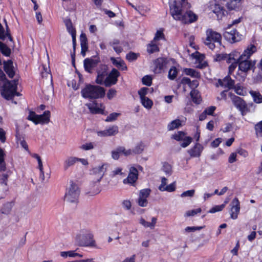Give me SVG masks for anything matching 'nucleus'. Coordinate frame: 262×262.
Returning a JSON list of instances; mask_svg holds the SVG:
<instances>
[{
  "label": "nucleus",
  "mask_w": 262,
  "mask_h": 262,
  "mask_svg": "<svg viewBox=\"0 0 262 262\" xmlns=\"http://www.w3.org/2000/svg\"><path fill=\"white\" fill-rule=\"evenodd\" d=\"M257 138H262V120L257 122L254 127Z\"/></svg>",
  "instance_id": "nucleus-41"
},
{
  "label": "nucleus",
  "mask_w": 262,
  "mask_h": 262,
  "mask_svg": "<svg viewBox=\"0 0 262 262\" xmlns=\"http://www.w3.org/2000/svg\"><path fill=\"white\" fill-rule=\"evenodd\" d=\"M18 79L12 80H7L3 86L1 94L6 100L12 99L15 96H19V93L17 92Z\"/></svg>",
  "instance_id": "nucleus-4"
},
{
  "label": "nucleus",
  "mask_w": 262,
  "mask_h": 262,
  "mask_svg": "<svg viewBox=\"0 0 262 262\" xmlns=\"http://www.w3.org/2000/svg\"><path fill=\"white\" fill-rule=\"evenodd\" d=\"M63 22L68 32L71 35V36H73L76 35V30L73 25L71 19L70 18H66L64 19Z\"/></svg>",
  "instance_id": "nucleus-25"
},
{
  "label": "nucleus",
  "mask_w": 262,
  "mask_h": 262,
  "mask_svg": "<svg viewBox=\"0 0 262 262\" xmlns=\"http://www.w3.org/2000/svg\"><path fill=\"white\" fill-rule=\"evenodd\" d=\"M80 191V189L77 185L71 181L70 187L64 195V200L70 203H77Z\"/></svg>",
  "instance_id": "nucleus-6"
},
{
  "label": "nucleus",
  "mask_w": 262,
  "mask_h": 262,
  "mask_svg": "<svg viewBox=\"0 0 262 262\" xmlns=\"http://www.w3.org/2000/svg\"><path fill=\"white\" fill-rule=\"evenodd\" d=\"M185 74L190 76L192 78H200L201 77L200 73L195 70L191 68H185L183 70Z\"/></svg>",
  "instance_id": "nucleus-30"
},
{
  "label": "nucleus",
  "mask_w": 262,
  "mask_h": 262,
  "mask_svg": "<svg viewBox=\"0 0 262 262\" xmlns=\"http://www.w3.org/2000/svg\"><path fill=\"white\" fill-rule=\"evenodd\" d=\"M111 62L116 67L122 71H126L127 67L124 61L120 58H116L115 57H111L110 59Z\"/></svg>",
  "instance_id": "nucleus-24"
},
{
  "label": "nucleus",
  "mask_w": 262,
  "mask_h": 262,
  "mask_svg": "<svg viewBox=\"0 0 262 262\" xmlns=\"http://www.w3.org/2000/svg\"><path fill=\"white\" fill-rule=\"evenodd\" d=\"M142 82L144 85L149 86L152 84V77L150 75L144 76L142 79Z\"/></svg>",
  "instance_id": "nucleus-52"
},
{
  "label": "nucleus",
  "mask_w": 262,
  "mask_h": 262,
  "mask_svg": "<svg viewBox=\"0 0 262 262\" xmlns=\"http://www.w3.org/2000/svg\"><path fill=\"white\" fill-rule=\"evenodd\" d=\"M51 113L49 111H45L41 115H38L36 124H48L50 122Z\"/></svg>",
  "instance_id": "nucleus-23"
},
{
  "label": "nucleus",
  "mask_w": 262,
  "mask_h": 262,
  "mask_svg": "<svg viewBox=\"0 0 262 262\" xmlns=\"http://www.w3.org/2000/svg\"><path fill=\"white\" fill-rule=\"evenodd\" d=\"M203 228L202 226H198V227H187L185 229V231L186 232H194L196 230H200Z\"/></svg>",
  "instance_id": "nucleus-63"
},
{
  "label": "nucleus",
  "mask_w": 262,
  "mask_h": 262,
  "mask_svg": "<svg viewBox=\"0 0 262 262\" xmlns=\"http://www.w3.org/2000/svg\"><path fill=\"white\" fill-rule=\"evenodd\" d=\"M32 157L36 159L37 160L38 163V168L40 171V174L43 177L42 179H44V172L43 169V165L40 157L37 154H32L31 155Z\"/></svg>",
  "instance_id": "nucleus-36"
},
{
  "label": "nucleus",
  "mask_w": 262,
  "mask_h": 262,
  "mask_svg": "<svg viewBox=\"0 0 262 262\" xmlns=\"http://www.w3.org/2000/svg\"><path fill=\"white\" fill-rule=\"evenodd\" d=\"M82 97L85 99H102L105 95V90L103 87L97 85L87 84L81 91Z\"/></svg>",
  "instance_id": "nucleus-3"
},
{
  "label": "nucleus",
  "mask_w": 262,
  "mask_h": 262,
  "mask_svg": "<svg viewBox=\"0 0 262 262\" xmlns=\"http://www.w3.org/2000/svg\"><path fill=\"white\" fill-rule=\"evenodd\" d=\"M98 103L96 101H94L92 103H90L86 104L91 113L93 114L105 115L104 107L102 108L97 106Z\"/></svg>",
  "instance_id": "nucleus-21"
},
{
  "label": "nucleus",
  "mask_w": 262,
  "mask_h": 262,
  "mask_svg": "<svg viewBox=\"0 0 262 262\" xmlns=\"http://www.w3.org/2000/svg\"><path fill=\"white\" fill-rule=\"evenodd\" d=\"M178 70L175 66H172L168 71V78L174 80L177 76Z\"/></svg>",
  "instance_id": "nucleus-42"
},
{
  "label": "nucleus",
  "mask_w": 262,
  "mask_h": 262,
  "mask_svg": "<svg viewBox=\"0 0 262 262\" xmlns=\"http://www.w3.org/2000/svg\"><path fill=\"white\" fill-rule=\"evenodd\" d=\"M37 116L38 115H37L34 112L30 111L29 113V115L27 117V119L28 120L31 121L35 124H36Z\"/></svg>",
  "instance_id": "nucleus-51"
},
{
  "label": "nucleus",
  "mask_w": 262,
  "mask_h": 262,
  "mask_svg": "<svg viewBox=\"0 0 262 262\" xmlns=\"http://www.w3.org/2000/svg\"><path fill=\"white\" fill-rule=\"evenodd\" d=\"M201 211H202V209L201 208H198L195 209L189 210L186 212V216H193L199 213H200Z\"/></svg>",
  "instance_id": "nucleus-60"
},
{
  "label": "nucleus",
  "mask_w": 262,
  "mask_h": 262,
  "mask_svg": "<svg viewBox=\"0 0 262 262\" xmlns=\"http://www.w3.org/2000/svg\"><path fill=\"white\" fill-rule=\"evenodd\" d=\"M157 219L155 217H153L151 219V222H148L146 221L143 218H141L139 223L143 225L144 227H149L151 229H154L156 223Z\"/></svg>",
  "instance_id": "nucleus-29"
},
{
  "label": "nucleus",
  "mask_w": 262,
  "mask_h": 262,
  "mask_svg": "<svg viewBox=\"0 0 262 262\" xmlns=\"http://www.w3.org/2000/svg\"><path fill=\"white\" fill-rule=\"evenodd\" d=\"M231 208L230 217L233 220H235L238 217V214L240 211V203L237 198H235L231 202Z\"/></svg>",
  "instance_id": "nucleus-18"
},
{
  "label": "nucleus",
  "mask_w": 262,
  "mask_h": 262,
  "mask_svg": "<svg viewBox=\"0 0 262 262\" xmlns=\"http://www.w3.org/2000/svg\"><path fill=\"white\" fill-rule=\"evenodd\" d=\"M243 19L242 16L239 17L238 18L232 21L231 24H228L226 28V30L230 29L233 26L240 23Z\"/></svg>",
  "instance_id": "nucleus-64"
},
{
  "label": "nucleus",
  "mask_w": 262,
  "mask_h": 262,
  "mask_svg": "<svg viewBox=\"0 0 262 262\" xmlns=\"http://www.w3.org/2000/svg\"><path fill=\"white\" fill-rule=\"evenodd\" d=\"M224 207H225L224 204L215 206L214 207H212V208H211L210 209V210L209 211V212L213 213L216 212L222 211L223 209V208H224Z\"/></svg>",
  "instance_id": "nucleus-59"
},
{
  "label": "nucleus",
  "mask_w": 262,
  "mask_h": 262,
  "mask_svg": "<svg viewBox=\"0 0 262 262\" xmlns=\"http://www.w3.org/2000/svg\"><path fill=\"white\" fill-rule=\"evenodd\" d=\"M190 95L192 101L197 104H199L202 101V99L199 95V92L196 90H192L190 93Z\"/></svg>",
  "instance_id": "nucleus-32"
},
{
  "label": "nucleus",
  "mask_w": 262,
  "mask_h": 262,
  "mask_svg": "<svg viewBox=\"0 0 262 262\" xmlns=\"http://www.w3.org/2000/svg\"><path fill=\"white\" fill-rule=\"evenodd\" d=\"M103 169V165L99 166L93 169V171L94 173L99 174V178L97 179V182L93 183V188H92L91 191H90V193H91L92 195L97 194L99 193L101 191V187L99 183L104 175Z\"/></svg>",
  "instance_id": "nucleus-10"
},
{
  "label": "nucleus",
  "mask_w": 262,
  "mask_h": 262,
  "mask_svg": "<svg viewBox=\"0 0 262 262\" xmlns=\"http://www.w3.org/2000/svg\"><path fill=\"white\" fill-rule=\"evenodd\" d=\"M210 10L215 14L218 20L222 19L227 14V11L224 7L217 4L210 5Z\"/></svg>",
  "instance_id": "nucleus-15"
},
{
  "label": "nucleus",
  "mask_w": 262,
  "mask_h": 262,
  "mask_svg": "<svg viewBox=\"0 0 262 262\" xmlns=\"http://www.w3.org/2000/svg\"><path fill=\"white\" fill-rule=\"evenodd\" d=\"M223 80L225 88H228L229 89H232L234 88V81L231 79L229 75L224 77Z\"/></svg>",
  "instance_id": "nucleus-35"
},
{
  "label": "nucleus",
  "mask_w": 262,
  "mask_h": 262,
  "mask_svg": "<svg viewBox=\"0 0 262 262\" xmlns=\"http://www.w3.org/2000/svg\"><path fill=\"white\" fill-rule=\"evenodd\" d=\"M227 7L229 10H237L241 7V0H231L227 4Z\"/></svg>",
  "instance_id": "nucleus-31"
},
{
  "label": "nucleus",
  "mask_w": 262,
  "mask_h": 262,
  "mask_svg": "<svg viewBox=\"0 0 262 262\" xmlns=\"http://www.w3.org/2000/svg\"><path fill=\"white\" fill-rule=\"evenodd\" d=\"M119 133L118 126L116 125L110 126L103 130L98 132L97 134L100 137L114 136Z\"/></svg>",
  "instance_id": "nucleus-17"
},
{
  "label": "nucleus",
  "mask_w": 262,
  "mask_h": 262,
  "mask_svg": "<svg viewBox=\"0 0 262 262\" xmlns=\"http://www.w3.org/2000/svg\"><path fill=\"white\" fill-rule=\"evenodd\" d=\"M149 89L146 87H143L138 91V95L140 98L146 97V95L148 94Z\"/></svg>",
  "instance_id": "nucleus-56"
},
{
  "label": "nucleus",
  "mask_w": 262,
  "mask_h": 262,
  "mask_svg": "<svg viewBox=\"0 0 262 262\" xmlns=\"http://www.w3.org/2000/svg\"><path fill=\"white\" fill-rule=\"evenodd\" d=\"M163 29H160V30H157L152 40H154V41H157L161 39H164L165 35L163 33Z\"/></svg>",
  "instance_id": "nucleus-45"
},
{
  "label": "nucleus",
  "mask_w": 262,
  "mask_h": 262,
  "mask_svg": "<svg viewBox=\"0 0 262 262\" xmlns=\"http://www.w3.org/2000/svg\"><path fill=\"white\" fill-rule=\"evenodd\" d=\"M76 35L72 36L73 52L71 53V55L72 61V62L73 64L75 63V50H76Z\"/></svg>",
  "instance_id": "nucleus-50"
},
{
  "label": "nucleus",
  "mask_w": 262,
  "mask_h": 262,
  "mask_svg": "<svg viewBox=\"0 0 262 262\" xmlns=\"http://www.w3.org/2000/svg\"><path fill=\"white\" fill-rule=\"evenodd\" d=\"M139 54H137L133 52H129L126 55V59L128 61L132 62L136 60Z\"/></svg>",
  "instance_id": "nucleus-48"
},
{
  "label": "nucleus",
  "mask_w": 262,
  "mask_h": 262,
  "mask_svg": "<svg viewBox=\"0 0 262 262\" xmlns=\"http://www.w3.org/2000/svg\"><path fill=\"white\" fill-rule=\"evenodd\" d=\"M120 75V72L115 68H113L104 81L105 85L110 87L116 84Z\"/></svg>",
  "instance_id": "nucleus-12"
},
{
  "label": "nucleus",
  "mask_w": 262,
  "mask_h": 262,
  "mask_svg": "<svg viewBox=\"0 0 262 262\" xmlns=\"http://www.w3.org/2000/svg\"><path fill=\"white\" fill-rule=\"evenodd\" d=\"M223 36L227 41L231 43L239 41L241 39L239 32L235 29H232L230 31L227 30L224 33Z\"/></svg>",
  "instance_id": "nucleus-13"
},
{
  "label": "nucleus",
  "mask_w": 262,
  "mask_h": 262,
  "mask_svg": "<svg viewBox=\"0 0 262 262\" xmlns=\"http://www.w3.org/2000/svg\"><path fill=\"white\" fill-rule=\"evenodd\" d=\"M117 91L114 89H110L106 94L107 98L109 100L112 99L116 95Z\"/></svg>",
  "instance_id": "nucleus-61"
},
{
  "label": "nucleus",
  "mask_w": 262,
  "mask_h": 262,
  "mask_svg": "<svg viewBox=\"0 0 262 262\" xmlns=\"http://www.w3.org/2000/svg\"><path fill=\"white\" fill-rule=\"evenodd\" d=\"M183 142L181 143V146L183 147H187L192 142V138L191 137H186L182 140Z\"/></svg>",
  "instance_id": "nucleus-55"
},
{
  "label": "nucleus",
  "mask_w": 262,
  "mask_h": 262,
  "mask_svg": "<svg viewBox=\"0 0 262 262\" xmlns=\"http://www.w3.org/2000/svg\"><path fill=\"white\" fill-rule=\"evenodd\" d=\"M141 100V103H142V105L146 108V109H150L152 105H153V102L152 101L148 98V97H144L142 98H140Z\"/></svg>",
  "instance_id": "nucleus-38"
},
{
  "label": "nucleus",
  "mask_w": 262,
  "mask_h": 262,
  "mask_svg": "<svg viewBox=\"0 0 262 262\" xmlns=\"http://www.w3.org/2000/svg\"><path fill=\"white\" fill-rule=\"evenodd\" d=\"M206 35L204 43L210 50H213L216 46L221 45L222 35L220 33L213 31L212 29H208L206 31Z\"/></svg>",
  "instance_id": "nucleus-5"
},
{
  "label": "nucleus",
  "mask_w": 262,
  "mask_h": 262,
  "mask_svg": "<svg viewBox=\"0 0 262 262\" xmlns=\"http://www.w3.org/2000/svg\"><path fill=\"white\" fill-rule=\"evenodd\" d=\"M247 51L246 56L238 62L237 75L241 76L243 81L245 80L248 72L251 70L254 71L256 68V61L250 59V57L257 51L256 47L254 45L250 44L247 47Z\"/></svg>",
  "instance_id": "nucleus-2"
},
{
  "label": "nucleus",
  "mask_w": 262,
  "mask_h": 262,
  "mask_svg": "<svg viewBox=\"0 0 262 262\" xmlns=\"http://www.w3.org/2000/svg\"><path fill=\"white\" fill-rule=\"evenodd\" d=\"M169 12L173 18L184 24L196 21L198 15L190 10L191 5L187 0H172L169 2Z\"/></svg>",
  "instance_id": "nucleus-1"
},
{
  "label": "nucleus",
  "mask_w": 262,
  "mask_h": 262,
  "mask_svg": "<svg viewBox=\"0 0 262 262\" xmlns=\"http://www.w3.org/2000/svg\"><path fill=\"white\" fill-rule=\"evenodd\" d=\"M100 62V58L97 56L85 58L83 61L85 71L89 73H92L93 69L96 68Z\"/></svg>",
  "instance_id": "nucleus-11"
},
{
  "label": "nucleus",
  "mask_w": 262,
  "mask_h": 262,
  "mask_svg": "<svg viewBox=\"0 0 262 262\" xmlns=\"http://www.w3.org/2000/svg\"><path fill=\"white\" fill-rule=\"evenodd\" d=\"M146 51L149 54H151L160 51V48L156 41L152 40L146 46Z\"/></svg>",
  "instance_id": "nucleus-26"
},
{
  "label": "nucleus",
  "mask_w": 262,
  "mask_h": 262,
  "mask_svg": "<svg viewBox=\"0 0 262 262\" xmlns=\"http://www.w3.org/2000/svg\"><path fill=\"white\" fill-rule=\"evenodd\" d=\"M176 189V185L174 183H172L170 184L169 185L166 186L164 189H162L163 191H166L168 192H173Z\"/></svg>",
  "instance_id": "nucleus-62"
},
{
  "label": "nucleus",
  "mask_w": 262,
  "mask_h": 262,
  "mask_svg": "<svg viewBox=\"0 0 262 262\" xmlns=\"http://www.w3.org/2000/svg\"><path fill=\"white\" fill-rule=\"evenodd\" d=\"M120 115L118 113H112L110 114L105 119V121L107 122H113L117 119V118Z\"/></svg>",
  "instance_id": "nucleus-46"
},
{
  "label": "nucleus",
  "mask_w": 262,
  "mask_h": 262,
  "mask_svg": "<svg viewBox=\"0 0 262 262\" xmlns=\"http://www.w3.org/2000/svg\"><path fill=\"white\" fill-rule=\"evenodd\" d=\"M76 239L80 246L96 247L94 235L91 233H88L83 235H77Z\"/></svg>",
  "instance_id": "nucleus-8"
},
{
  "label": "nucleus",
  "mask_w": 262,
  "mask_h": 262,
  "mask_svg": "<svg viewBox=\"0 0 262 262\" xmlns=\"http://www.w3.org/2000/svg\"><path fill=\"white\" fill-rule=\"evenodd\" d=\"M151 192V189L149 188H145L140 190L139 194V197L147 199Z\"/></svg>",
  "instance_id": "nucleus-47"
},
{
  "label": "nucleus",
  "mask_w": 262,
  "mask_h": 262,
  "mask_svg": "<svg viewBox=\"0 0 262 262\" xmlns=\"http://www.w3.org/2000/svg\"><path fill=\"white\" fill-rule=\"evenodd\" d=\"M162 169L167 174H171L172 170L171 165L167 162H164L163 164Z\"/></svg>",
  "instance_id": "nucleus-54"
},
{
  "label": "nucleus",
  "mask_w": 262,
  "mask_h": 262,
  "mask_svg": "<svg viewBox=\"0 0 262 262\" xmlns=\"http://www.w3.org/2000/svg\"><path fill=\"white\" fill-rule=\"evenodd\" d=\"M117 148L120 155H124L125 156H127L132 154V151L130 149L126 150L125 147L123 146H119Z\"/></svg>",
  "instance_id": "nucleus-53"
},
{
  "label": "nucleus",
  "mask_w": 262,
  "mask_h": 262,
  "mask_svg": "<svg viewBox=\"0 0 262 262\" xmlns=\"http://www.w3.org/2000/svg\"><path fill=\"white\" fill-rule=\"evenodd\" d=\"M137 203L138 205L141 207H146L148 204L147 199L139 197L138 199Z\"/></svg>",
  "instance_id": "nucleus-58"
},
{
  "label": "nucleus",
  "mask_w": 262,
  "mask_h": 262,
  "mask_svg": "<svg viewBox=\"0 0 262 262\" xmlns=\"http://www.w3.org/2000/svg\"><path fill=\"white\" fill-rule=\"evenodd\" d=\"M4 70L10 78H13L15 75L13 62L11 59L4 61Z\"/></svg>",
  "instance_id": "nucleus-19"
},
{
  "label": "nucleus",
  "mask_w": 262,
  "mask_h": 262,
  "mask_svg": "<svg viewBox=\"0 0 262 262\" xmlns=\"http://www.w3.org/2000/svg\"><path fill=\"white\" fill-rule=\"evenodd\" d=\"M12 207V202H7L3 205L1 209V212L3 214H8L11 212Z\"/></svg>",
  "instance_id": "nucleus-39"
},
{
  "label": "nucleus",
  "mask_w": 262,
  "mask_h": 262,
  "mask_svg": "<svg viewBox=\"0 0 262 262\" xmlns=\"http://www.w3.org/2000/svg\"><path fill=\"white\" fill-rule=\"evenodd\" d=\"M250 94L252 96L253 101L256 103H262V95L258 92L251 91Z\"/></svg>",
  "instance_id": "nucleus-40"
},
{
  "label": "nucleus",
  "mask_w": 262,
  "mask_h": 262,
  "mask_svg": "<svg viewBox=\"0 0 262 262\" xmlns=\"http://www.w3.org/2000/svg\"><path fill=\"white\" fill-rule=\"evenodd\" d=\"M228 95L234 105L241 112L243 116L249 112L246 102L242 98L235 95L231 92H229Z\"/></svg>",
  "instance_id": "nucleus-7"
},
{
  "label": "nucleus",
  "mask_w": 262,
  "mask_h": 262,
  "mask_svg": "<svg viewBox=\"0 0 262 262\" xmlns=\"http://www.w3.org/2000/svg\"><path fill=\"white\" fill-rule=\"evenodd\" d=\"M102 67H103L102 69L103 70V71H97V76L96 79V83L98 84H101L103 83V82L104 81V78L105 76L107 75L106 73V70H107V67L105 65H102Z\"/></svg>",
  "instance_id": "nucleus-27"
},
{
  "label": "nucleus",
  "mask_w": 262,
  "mask_h": 262,
  "mask_svg": "<svg viewBox=\"0 0 262 262\" xmlns=\"http://www.w3.org/2000/svg\"><path fill=\"white\" fill-rule=\"evenodd\" d=\"M0 51L2 54L6 56L9 57L11 55V49L8 47L5 43L0 41Z\"/></svg>",
  "instance_id": "nucleus-33"
},
{
  "label": "nucleus",
  "mask_w": 262,
  "mask_h": 262,
  "mask_svg": "<svg viewBox=\"0 0 262 262\" xmlns=\"http://www.w3.org/2000/svg\"><path fill=\"white\" fill-rule=\"evenodd\" d=\"M247 48L241 54V52L237 50L232 51L230 53L228 54V63H230L232 62H239L244 57L246 56V54L247 53Z\"/></svg>",
  "instance_id": "nucleus-14"
},
{
  "label": "nucleus",
  "mask_w": 262,
  "mask_h": 262,
  "mask_svg": "<svg viewBox=\"0 0 262 262\" xmlns=\"http://www.w3.org/2000/svg\"><path fill=\"white\" fill-rule=\"evenodd\" d=\"M228 54L227 53L217 54L215 56L214 60L217 62L226 61V62L228 63Z\"/></svg>",
  "instance_id": "nucleus-44"
},
{
  "label": "nucleus",
  "mask_w": 262,
  "mask_h": 262,
  "mask_svg": "<svg viewBox=\"0 0 262 262\" xmlns=\"http://www.w3.org/2000/svg\"><path fill=\"white\" fill-rule=\"evenodd\" d=\"M185 133L183 131H179L177 133L172 135L171 138L178 141H180L183 140Z\"/></svg>",
  "instance_id": "nucleus-49"
},
{
  "label": "nucleus",
  "mask_w": 262,
  "mask_h": 262,
  "mask_svg": "<svg viewBox=\"0 0 262 262\" xmlns=\"http://www.w3.org/2000/svg\"><path fill=\"white\" fill-rule=\"evenodd\" d=\"M138 178V171L137 169L135 167H132L129 169V172L127 177L124 179L123 183L125 184H129L134 186Z\"/></svg>",
  "instance_id": "nucleus-16"
},
{
  "label": "nucleus",
  "mask_w": 262,
  "mask_h": 262,
  "mask_svg": "<svg viewBox=\"0 0 262 262\" xmlns=\"http://www.w3.org/2000/svg\"><path fill=\"white\" fill-rule=\"evenodd\" d=\"M77 162V158L75 157H68L63 163V168L67 170L70 167L74 165Z\"/></svg>",
  "instance_id": "nucleus-28"
},
{
  "label": "nucleus",
  "mask_w": 262,
  "mask_h": 262,
  "mask_svg": "<svg viewBox=\"0 0 262 262\" xmlns=\"http://www.w3.org/2000/svg\"><path fill=\"white\" fill-rule=\"evenodd\" d=\"M182 125V121L179 119H175L170 122L167 125V129L168 130H173L175 129L178 128Z\"/></svg>",
  "instance_id": "nucleus-34"
},
{
  "label": "nucleus",
  "mask_w": 262,
  "mask_h": 262,
  "mask_svg": "<svg viewBox=\"0 0 262 262\" xmlns=\"http://www.w3.org/2000/svg\"><path fill=\"white\" fill-rule=\"evenodd\" d=\"M80 41L81 46V54L83 57L85 56V52L88 50V38L84 33H81L80 35Z\"/></svg>",
  "instance_id": "nucleus-22"
},
{
  "label": "nucleus",
  "mask_w": 262,
  "mask_h": 262,
  "mask_svg": "<svg viewBox=\"0 0 262 262\" xmlns=\"http://www.w3.org/2000/svg\"><path fill=\"white\" fill-rule=\"evenodd\" d=\"M204 149L202 144L196 143L194 145L188 150V152L191 157H200Z\"/></svg>",
  "instance_id": "nucleus-20"
},
{
  "label": "nucleus",
  "mask_w": 262,
  "mask_h": 262,
  "mask_svg": "<svg viewBox=\"0 0 262 262\" xmlns=\"http://www.w3.org/2000/svg\"><path fill=\"white\" fill-rule=\"evenodd\" d=\"M231 64L228 67V74L231 75L233 72L235 71V69L237 67H238V62H232L230 63Z\"/></svg>",
  "instance_id": "nucleus-57"
},
{
  "label": "nucleus",
  "mask_w": 262,
  "mask_h": 262,
  "mask_svg": "<svg viewBox=\"0 0 262 262\" xmlns=\"http://www.w3.org/2000/svg\"><path fill=\"white\" fill-rule=\"evenodd\" d=\"M144 147L145 145H144L143 143L141 142L138 143L133 150H132V154H141L143 151Z\"/></svg>",
  "instance_id": "nucleus-43"
},
{
  "label": "nucleus",
  "mask_w": 262,
  "mask_h": 262,
  "mask_svg": "<svg viewBox=\"0 0 262 262\" xmlns=\"http://www.w3.org/2000/svg\"><path fill=\"white\" fill-rule=\"evenodd\" d=\"M170 59L168 57H158L153 61L154 70L155 74H160L164 72L169 62Z\"/></svg>",
  "instance_id": "nucleus-9"
},
{
  "label": "nucleus",
  "mask_w": 262,
  "mask_h": 262,
  "mask_svg": "<svg viewBox=\"0 0 262 262\" xmlns=\"http://www.w3.org/2000/svg\"><path fill=\"white\" fill-rule=\"evenodd\" d=\"M5 154L3 149L0 148V172L4 171L6 169V165L5 161Z\"/></svg>",
  "instance_id": "nucleus-37"
}]
</instances>
